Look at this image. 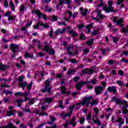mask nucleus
<instances>
[{"instance_id": "63", "label": "nucleus", "mask_w": 128, "mask_h": 128, "mask_svg": "<svg viewBox=\"0 0 128 128\" xmlns=\"http://www.w3.org/2000/svg\"><path fill=\"white\" fill-rule=\"evenodd\" d=\"M118 74L119 76H124V74L123 71L122 70H118Z\"/></svg>"}, {"instance_id": "49", "label": "nucleus", "mask_w": 128, "mask_h": 128, "mask_svg": "<svg viewBox=\"0 0 128 128\" xmlns=\"http://www.w3.org/2000/svg\"><path fill=\"white\" fill-rule=\"evenodd\" d=\"M122 104H124L125 106L128 108V102H126V100H122Z\"/></svg>"}, {"instance_id": "34", "label": "nucleus", "mask_w": 128, "mask_h": 128, "mask_svg": "<svg viewBox=\"0 0 128 128\" xmlns=\"http://www.w3.org/2000/svg\"><path fill=\"white\" fill-rule=\"evenodd\" d=\"M4 94L8 96V94H12L14 92L12 90H4Z\"/></svg>"}, {"instance_id": "31", "label": "nucleus", "mask_w": 128, "mask_h": 128, "mask_svg": "<svg viewBox=\"0 0 128 128\" xmlns=\"http://www.w3.org/2000/svg\"><path fill=\"white\" fill-rule=\"evenodd\" d=\"M16 114V110H12L7 112V116H14Z\"/></svg>"}, {"instance_id": "7", "label": "nucleus", "mask_w": 128, "mask_h": 128, "mask_svg": "<svg viewBox=\"0 0 128 128\" xmlns=\"http://www.w3.org/2000/svg\"><path fill=\"white\" fill-rule=\"evenodd\" d=\"M10 48L14 54H16V52H20V49H18V44L14 43L10 44Z\"/></svg>"}, {"instance_id": "16", "label": "nucleus", "mask_w": 128, "mask_h": 128, "mask_svg": "<svg viewBox=\"0 0 128 128\" xmlns=\"http://www.w3.org/2000/svg\"><path fill=\"white\" fill-rule=\"evenodd\" d=\"M24 56L26 58H28L31 60H32V58H34V54H32V53H28V52H25Z\"/></svg>"}, {"instance_id": "38", "label": "nucleus", "mask_w": 128, "mask_h": 128, "mask_svg": "<svg viewBox=\"0 0 128 128\" xmlns=\"http://www.w3.org/2000/svg\"><path fill=\"white\" fill-rule=\"evenodd\" d=\"M122 32L128 33V25L126 26V28H123L121 30Z\"/></svg>"}, {"instance_id": "5", "label": "nucleus", "mask_w": 128, "mask_h": 128, "mask_svg": "<svg viewBox=\"0 0 128 128\" xmlns=\"http://www.w3.org/2000/svg\"><path fill=\"white\" fill-rule=\"evenodd\" d=\"M50 82L48 80H46L45 81V88L41 90V92H50V90H52V86H50Z\"/></svg>"}, {"instance_id": "27", "label": "nucleus", "mask_w": 128, "mask_h": 128, "mask_svg": "<svg viewBox=\"0 0 128 128\" xmlns=\"http://www.w3.org/2000/svg\"><path fill=\"white\" fill-rule=\"evenodd\" d=\"M0 128H16V127L14 126L12 124L10 123L8 124V126H6L4 127L0 126Z\"/></svg>"}, {"instance_id": "61", "label": "nucleus", "mask_w": 128, "mask_h": 128, "mask_svg": "<svg viewBox=\"0 0 128 128\" xmlns=\"http://www.w3.org/2000/svg\"><path fill=\"white\" fill-rule=\"evenodd\" d=\"M80 40H86V38H84V34H83V33L80 34Z\"/></svg>"}, {"instance_id": "25", "label": "nucleus", "mask_w": 128, "mask_h": 128, "mask_svg": "<svg viewBox=\"0 0 128 128\" xmlns=\"http://www.w3.org/2000/svg\"><path fill=\"white\" fill-rule=\"evenodd\" d=\"M69 34H72V36L76 37V36H78V32H74V30H69Z\"/></svg>"}, {"instance_id": "24", "label": "nucleus", "mask_w": 128, "mask_h": 128, "mask_svg": "<svg viewBox=\"0 0 128 128\" xmlns=\"http://www.w3.org/2000/svg\"><path fill=\"white\" fill-rule=\"evenodd\" d=\"M43 100L44 102H47V104H50V102L54 100V99L52 98V97L49 98H46Z\"/></svg>"}, {"instance_id": "45", "label": "nucleus", "mask_w": 128, "mask_h": 128, "mask_svg": "<svg viewBox=\"0 0 128 128\" xmlns=\"http://www.w3.org/2000/svg\"><path fill=\"white\" fill-rule=\"evenodd\" d=\"M85 104H86V102L84 100V98H83V100L82 102L78 104V106H84Z\"/></svg>"}, {"instance_id": "51", "label": "nucleus", "mask_w": 128, "mask_h": 128, "mask_svg": "<svg viewBox=\"0 0 128 128\" xmlns=\"http://www.w3.org/2000/svg\"><path fill=\"white\" fill-rule=\"evenodd\" d=\"M46 10L47 12H52V8H48V6H46Z\"/></svg>"}, {"instance_id": "4", "label": "nucleus", "mask_w": 128, "mask_h": 128, "mask_svg": "<svg viewBox=\"0 0 128 128\" xmlns=\"http://www.w3.org/2000/svg\"><path fill=\"white\" fill-rule=\"evenodd\" d=\"M124 18H120L118 20V18L115 16L113 18V22H115L118 26H120V28H122V26H124Z\"/></svg>"}, {"instance_id": "17", "label": "nucleus", "mask_w": 128, "mask_h": 128, "mask_svg": "<svg viewBox=\"0 0 128 128\" xmlns=\"http://www.w3.org/2000/svg\"><path fill=\"white\" fill-rule=\"evenodd\" d=\"M74 49V46L72 45L70 46L66 50V52L68 56H72V50Z\"/></svg>"}, {"instance_id": "1", "label": "nucleus", "mask_w": 128, "mask_h": 128, "mask_svg": "<svg viewBox=\"0 0 128 128\" xmlns=\"http://www.w3.org/2000/svg\"><path fill=\"white\" fill-rule=\"evenodd\" d=\"M88 82H91L92 84H98V80H96V78H94L90 81L78 82V84H76V90H80V88H82V86H84V84H88Z\"/></svg>"}, {"instance_id": "10", "label": "nucleus", "mask_w": 128, "mask_h": 128, "mask_svg": "<svg viewBox=\"0 0 128 128\" xmlns=\"http://www.w3.org/2000/svg\"><path fill=\"white\" fill-rule=\"evenodd\" d=\"M104 91V87L102 86H98L95 87V92L97 96L100 94L102 92Z\"/></svg>"}, {"instance_id": "12", "label": "nucleus", "mask_w": 128, "mask_h": 128, "mask_svg": "<svg viewBox=\"0 0 128 128\" xmlns=\"http://www.w3.org/2000/svg\"><path fill=\"white\" fill-rule=\"evenodd\" d=\"M84 100L86 102V108H88L90 104V100H92V96H90L88 97L85 96L84 98Z\"/></svg>"}, {"instance_id": "13", "label": "nucleus", "mask_w": 128, "mask_h": 128, "mask_svg": "<svg viewBox=\"0 0 128 128\" xmlns=\"http://www.w3.org/2000/svg\"><path fill=\"white\" fill-rule=\"evenodd\" d=\"M66 28H63V30H62L61 28L58 29L56 32H55V36H58L60 34H62L66 31Z\"/></svg>"}, {"instance_id": "2", "label": "nucleus", "mask_w": 128, "mask_h": 128, "mask_svg": "<svg viewBox=\"0 0 128 128\" xmlns=\"http://www.w3.org/2000/svg\"><path fill=\"white\" fill-rule=\"evenodd\" d=\"M108 8L106 6H104L103 8V10H104L107 14L108 12H116L114 11V8L112 7V4H114V1L111 0H108Z\"/></svg>"}, {"instance_id": "28", "label": "nucleus", "mask_w": 128, "mask_h": 128, "mask_svg": "<svg viewBox=\"0 0 128 128\" xmlns=\"http://www.w3.org/2000/svg\"><path fill=\"white\" fill-rule=\"evenodd\" d=\"M10 8L13 10L14 12L16 10V7H14V2L12 0H10Z\"/></svg>"}, {"instance_id": "44", "label": "nucleus", "mask_w": 128, "mask_h": 128, "mask_svg": "<svg viewBox=\"0 0 128 128\" xmlns=\"http://www.w3.org/2000/svg\"><path fill=\"white\" fill-rule=\"evenodd\" d=\"M68 62H70L72 64H76L78 60L74 58H70Z\"/></svg>"}, {"instance_id": "52", "label": "nucleus", "mask_w": 128, "mask_h": 128, "mask_svg": "<svg viewBox=\"0 0 128 128\" xmlns=\"http://www.w3.org/2000/svg\"><path fill=\"white\" fill-rule=\"evenodd\" d=\"M70 122H68V120H66L65 124H64V127L65 128H67L68 126V125L70 124Z\"/></svg>"}, {"instance_id": "30", "label": "nucleus", "mask_w": 128, "mask_h": 128, "mask_svg": "<svg viewBox=\"0 0 128 128\" xmlns=\"http://www.w3.org/2000/svg\"><path fill=\"white\" fill-rule=\"evenodd\" d=\"M116 82L118 86H124V82L122 80H116Z\"/></svg>"}, {"instance_id": "23", "label": "nucleus", "mask_w": 128, "mask_h": 128, "mask_svg": "<svg viewBox=\"0 0 128 128\" xmlns=\"http://www.w3.org/2000/svg\"><path fill=\"white\" fill-rule=\"evenodd\" d=\"M8 68V66L6 65L2 64H0V72H4Z\"/></svg>"}, {"instance_id": "20", "label": "nucleus", "mask_w": 128, "mask_h": 128, "mask_svg": "<svg viewBox=\"0 0 128 128\" xmlns=\"http://www.w3.org/2000/svg\"><path fill=\"white\" fill-rule=\"evenodd\" d=\"M76 117H74L69 122L70 126H72L73 127L76 126Z\"/></svg>"}, {"instance_id": "29", "label": "nucleus", "mask_w": 128, "mask_h": 128, "mask_svg": "<svg viewBox=\"0 0 128 128\" xmlns=\"http://www.w3.org/2000/svg\"><path fill=\"white\" fill-rule=\"evenodd\" d=\"M19 10L20 12H24V10H26V6H24V4H21L19 8Z\"/></svg>"}, {"instance_id": "55", "label": "nucleus", "mask_w": 128, "mask_h": 128, "mask_svg": "<svg viewBox=\"0 0 128 128\" xmlns=\"http://www.w3.org/2000/svg\"><path fill=\"white\" fill-rule=\"evenodd\" d=\"M50 120H51V122H56V117H54V116H50Z\"/></svg>"}, {"instance_id": "9", "label": "nucleus", "mask_w": 128, "mask_h": 128, "mask_svg": "<svg viewBox=\"0 0 128 128\" xmlns=\"http://www.w3.org/2000/svg\"><path fill=\"white\" fill-rule=\"evenodd\" d=\"M116 124L118 122V128H122V126L124 124V120L122 119V117H118V119L115 122Z\"/></svg>"}, {"instance_id": "11", "label": "nucleus", "mask_w": 128, "mask_h": 128, "mask_svg": "<svg viewBox=\"0 0 128 128\" xmlns=\"http://www.w3.org/2000/svg\"><path fill=\"white\" fill-rule=\"evenodd\" d=\"M82 74H94V70L92 68H86L82 70Z\"/></svg>"}, {"instance_id": "33", "label": "nucleus", "mask_w": 128, "mask_h": 128, "mask_svg": "<svg viewBox=\"0 0 128 128\" xmlns=\"http://www.w3.org/2000/svg\"><path fill=\"white\" fill-rule=\"evenodd\" d=\"M18 84H24V77L22 76H19L18 78Z\"/></svg>"}, {"instance_id": "58", "label": "nucleus", "mask_w": 128, "mask_h": 128, "mask_svg": "<svg viewBox=\"0 0 128 128\" xmlns=\"http://www.w3.org/2000/svg\"><path fill=\"white\" fill-rule=\"evenodd\" d=\"M4 6L5 8H8V0H4Z\"/></svg>"}, {"instance_id": "14", "label": "nucleus", "mask_w": 128, "mask_h": 128, "mask_svg": "<svg viewBox=\"0 0 128 128\" xmlns=\"http://www.w3.org/2000/svg\"><path fill=\"white\" fill-rule=\"evenodd\" d=\"M32 14H36L37 16H38V18L40 19L42 18V13L40 10H38L34 9L32 11Z\"/></svg>"}, {"instance_id": "64", "label": "nucleus", "mask_w": 128, "mask_h": 128, "mask_svg": "<svg viewBox=\"0 0 128 128\" xmlns=\"http://www.w3.org/2000/svg\"><path fill=\"white\" fill-rule=\"evenodd\" d=\"M44 126V123H42V124H40L38 125L37 126H36L35 128H42V126Z\"/></svg>"}, {"instance_id": "56", "label": "nucleus", "mask_w": 128, "mask_h": 128, "mask_svg": "<svg viewBox=\"0 0 128 128\" xmlns=\"http://www.w3.org/2000/svg\"><path fill=\"white\" fill-rule=\"evenodd\" d=\"M101 84L102 85V88H103L104 90V88H106V82H102Z\"/></svg>"}, {"instance_id": "37", "label": "nucleus", "mask_w": 128, "mask_h": 128, "mask_svg": "<svg viewBox=\"0 0 128 128\" xmlns=\"http://www.w3.org/2000/svg\"><path fill=\"white\" fill-rule=\"evenodd\" d=\"M94 110L95 112V114H96V116H94V118H96V116H98V112H100V110H98V108L96 107L94 108Z\"/></svg>"}, {"instance_id": "18", "label": "nucleus", "mask_w": 128, "mask_h": 128, "mask_svg": "<svg viewBox=\"0 0 128 128\" xmlns=\"http://www.w3.org/2000/svg\"><path fill=\"white\" fill-rule=\"evenodd\" d=\"M108 90L109 92H112L114 94H116L117 92L116 88V86H114L108 87Z\"/></svg>"}, {"instance_id": "46", "label": "nucleus", "mask_w": 128, "mask_h": 128, "mask_svg": "<svg viewBox=\"0 0 128 128\" xmlns=\"http://www.w3.org/2000/svg\"><path fill=\"white\" fill-rule=\"evenodd\" d=\"M52 20H53L52 22H56V20H58V17L56 16L55 15L52 16Z\"/></svg>"}, {"instance_id": "32", "label": "nucleus", "mask_w": 128, "mask_h": 128, "mask_svg": "<svg viewBox=\"0 0 128 128\" xmlns=\"http://www.w3.org/2000/svg\"><path fill=\"white\" fill-rule=\"evenodd\" d=\"M94 38H92L87 41L86 44L89 46H90L92 45V44H94Z\"/></svg>"}, {"instance_id": "54", "label": "nucleus", "mask_w": 128, "mask_h": 128, "mask_svg": "<svg viewBox=\"0 0 128 128\" xmlns=\"http://www.w3.org/2000/svg\"><path fill=\"white\" fill-rule=\"evenodd\" d=\"M34 104V98H33L29 100V104L31 106Z\"/></svg>"}, {"instance_id": "59", "label": "nucleus", "mask_w": 128, "mask_h": 128, "mask_svg": "<svg viewBox=\"0 0 128 128\" xmlns=\"http://www.w3.org/2000/svg\"><path fill=\"white\" fill-rule=\"evenodd\" d=\"M98 16H99L101 20H102V18H106V16H104L102 14H100V15H98Z\"/></svg>"}, {"instance_id": "6", "label": "nucleus", "mask_w": 128, "mask_h": 128, "mask_svg": "<svg viewBox=\"0 0 128 128\" xmlns=\"http://www.w3.org/2000/svg\"><path fill=\"white\" fill-rule=\"evenodd\" d=\"M40 26H43L44 28H50V26H48V24L46 23L44 24L42 22L40 21L37 22L36 25H34L33 28H35V30H38V28L40 27Z\"/></svg>"}, {"instance_id": "36", "label": "nucleus", "mask_w": 128, "mask_h": 128, "mask_svg": "<svg viewBox=\"0 0 128 128\" xmlns=\"http://www.w3.org/2000/svg\"><path fill=\"white\" fill-rule=\"evenodd\" d=\"M91 106H94V104H98V100H93L92 102L90 103Z\"/></svg>"}, {"instance_id": "53", "label": "nucleus", "mask_w": 128, "mask_h": 128, "mask_svg": "<svg viewBox=\"0 0 128 128\" xmlns=\"http://www.w3.org/2000/svg\"><path fill=\"white\" fill-rule=\"evenodd\" d=\"M122 62H125L126 64H128V59L126 58H123L120 60Z\"/></svg>"}, {"instance_id": "39", "label": "nucleus", "mask_w": 128, "mask_h": 128, "mask_svg": "<svg viewBox=\"0 0 128 128\" xmlns=\"http://www.w3.org/2000/svg\"><path fill=\"white\" fill-rule=\"evenodd\" d=\"M74 106H76V104H74L72 106H69L68 110H70V112L72 113V112H74Z\"/></svg>"}, {"instance_id": "48", "label": "nucleus", "mask_w": 128, "mask_h": 128, "mask_svg": "<svg viewBox=\"0 0 128 128\" xmlns=\"http://www.w3.org/2000/svg\"><path fill=\"white\" fill-rule=\"evenodd\" d=\"M122 104H124L125 106L128 108V102H126V100H122Z\"/></svg>"}, {"instance_id": "62", "label": "nucleus", "mask_w": 128, "mask_h": 128, "mask_svg": "<svg viewBox=\"0 0 128 128\" xmlns=\"http://www.w3.org/2000/svg\"><path fill=\"white\" fill-rule=\"evenodd\" d=\"M84 24H79L78 26V28H84Z\"/></svg>"}, {"instance_id": "50", "label": "nucleus", "mask_w": 128, "mask_h": 128, "mask_svg": "<svg viewBox=\"0 0 128 128\" xmlns=\"http://www.w3.org/2000/svg\"><path fill=\"white\" fill-rule=\"evenodd\" d=\"M58 26H66V23L65 22H58Z\"/></svg>"}, {"instance_id": "26", "label": "nucleus", "mask_w": 128, "mask_h": 128, "mask_svg": "<svg viewBox=\"0 0 128 128\" xmlns=\"http://www.w3.org/2000/svg\"><path fill=\"white\" fill-rule=\"evenodd\" d=\"M122 110V113L123 114H128V110L126 107L122 106L121 108Z\"/></svg>"}, {"instance_id": "57", "label": "nucleus", "mask_w": 128, "mask_h": 128, "mask_svg": "<svg viewBox=\"0 0 128 128\" xmlns=\"http://www.w3.org/2000/svg\"><path fill=\"white\" fill-rule=\"evenodd\" d=\"M59 107L61 108H64V107L62 106V101L60 100L59 102Z\"/></svg>"}, {"instance_id": "41", "label": "nucleus", "mask_w": 128, "mask_h": 128, "mask_svg": "<svg viewBox=\"0 0 128 128\" xmlns=\"http://www.w3.org/2000/svg\"><path fill=\"white\" fill-rule=\"evenodd\" d=\"M116 104H120V106H122V100L118 98L116 99Z\"/></svg>"}, {"instance_id": "43", "label": "nucleus", "mask_w": 128, "mask_h": 128, "mask_svg": "<svg viewBox=\"0 0 128 128\" xmlns=\"http://www.w3.org/2000/svg\"><path fill=\"white\" fill-rule=\"evenodd\" d=\"M33 83L34 82H32V81H31L30 84L27 86V89L28 90H32Z\"/></svg>"}, {"instance_id": "42", "label": "nucleus", "mask_w": 128, "mask_h": 128, "mask_svg": "<svg viewBox=\"0 0 128 128\" xmlns=\"http://www.w3.org/2000/svg\"><path fill=\"white\" fill-rule=\"evenodd\" d=\"M79 122L81 124H84V122H86V118L84 117L80 118Z\"/></svg>"}, {"instance_id": "19", "label": "nucleus", "mask_w": 128, "mask_h": 128, "mask_svg": "<svg viewBox=\"0 0 128 128\" xmlns=\"http://www.w3.org/2000/svg\"><path fill=\"white\" fill-rule=\"evenodd\" d=\"M26 100V99H24V100H22L21 98L16 99V102L18 103V108H20V106H22V102H24Z\"/></svg>"}, {"instance_id": "35", "label": "nucleus", "mask_w": 128, "mask_h": 128, "mask_svg": "<svg viewBox=\"0 0 128 128\" xmlns=\"http://www.w3.org/2000/svg\"><path fill=\"white\" fill-rule=\"evenodd\" d=\"M20 88H22V90H24V88L28 86V82H24V84H19Z\"/></svg>"}, {"instance_id": "22", "label": "nucleus", "mask_w": 128, "mask_h": 128, "mask_svg": "<svg viewBox=\"0 0 128 128\" xmlns=\"http://www.w3.org/2000/svg\"><path fill=\"white\" fill-rule=\"evenodd\" d=\"M93 24H94L90 23V24H89L88 25H87L86 26V28L88 30V34H90V32H92V30H90L92 29V26H94Z\"/></svg>"}, {"instance_id": "47", "label": "nucleus", "mask_w": 128, "mask_h": 128, "mask_svg": "<svg viewBox=\"0 0 128 128\" xmlns=\"http://www.w3.org/2000/svg\"><path fill=\"white\" fill-rule=\"evenodd\" d=\"M98 32H99V30H94L92 32V34L93 36H96V35L98 34Z\"/></svg>"}, {"instance_id": "15", "label": "nucleus", "mask_w": 128, "mask_h": 128, "mask_svg": "<svg viewBox=\"0 0 128 128\" xmlns=\"http://www.w3.org/2000/svg\"><path fill=\"white\" fill-rule=\"evenodd\" d=\"M72 114V112H70L66 114L65 112H63L60 114V116H62L63 118V120H66V118L67 116H70Z\"/></svg>"}, {"instance_id": "3", "label": "nucleus", "mask_w": 128, "mask_h": 128, "mask_svg": "<svg viewBox=\"0 0 128 128\" xmlns=\"http://www.w3.org/2000/svg\"><path fill=\"white\" fill-rule=\"evenodd\" d=\"M42 50V52H50V54H52V56H54L56 54V51H54V49L52 47H50L48 44L44 46Z\"/></svg>"}, {"instance_id": "21", "label": "nucleus", "mask_w": 128, "mask_h": 128, "mask_svg": "<svg viewBox=\"0 0 128 128\" xmlns=\"http://www.w3.org/2000/svg\"><path fill=\"white\" fill-rule=\"evenodd\" d=\"M75 72H76V70L74 69H69L66 72V74L68 76H70L74 74Z\"/></svg>"}, {"instance_id": "8", "label": "nucleus", "mask_w": 128, "mask_h": 128, "mask_svg": "<svg viewBox=\"0 0 128 128\" xmlns=\"http://www.w3.org/2000/svg\"><path fill=\"white\" fill-rule=\"evenodd\" d=\"M23 96H24V98L25 100H30L29 98H28V93H22V92H16L15 93V96L16 97H20Z\"/></svg>"}, {"instance_id": "40", "label": "nucleus", "mask_w": 128, "mask_h": 128, "mask_svg": "<svg viewBox=\"0 0 128 128\" xmlns=\"http://www.w3.org/2000/svg\"><path fill=\"white\" fill-rule=\"evenodd\" d=\"M61 92L62 94H66V87H64V86H62L61 87Z\"/></svg>"}, {"instance_id": "60", "label": "nucleus", "mask_w": 128, "mask_h": 128, "mask_svg": "<svg viewBox=\"0 0 128 128\" xmlns=\"http://www.w3.org/2000/svg\"><path fill=\"white\" fill-rule=\"evenodd\" d=\"M15 18H16L14 16H9L8 18V20H9V21L14 20Z\"/></svg>"}]
</instances>
